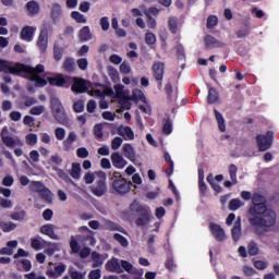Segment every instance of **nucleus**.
I'll return each instance as SVG.
<instances>
[{"label":"nucleus","instance_id":"1","mask_svg":"<svg viewBox=\"0 0 279 279\" xmlns=\"http://www.w3.org/2000/svg\"><path fill=\"white\" fill-rule=\"evenodd\" d=\"M242 199L250 202L252 197V206L248 208V222L253 228H274L276 226V211L267 208L265 197L260 194H254L243 191Z\"/></svg>","mask_w":279,"mask_h":279},{"label":"nucleus","instance_id":"2","mask_svg":"<svg viewBox=\"0 0 279 279\" xmlns=\"http://www.w3.org/2000/svg\"><path fill=\"white\" fill-rule=\"evenodd\" d=\"M132 191V181H128L121 172H113L111 177V193L113 195H128V193Z\"/></svg>","mask_w":279,"mask_h":279},{"label":"nucleus","instance_id":"3","mask_svg":"<svg viewBox=\"0 0 279 279\" xmlns=\"http://www.w3.org/2000/svg\"><path fill=\"white\" fill-rule=\"evenodd\" d=\"M0 73H10V75H15L17 77L23 76V73H32V69L27 68L25 63L10 64V61L0 59Z\"/></svg>","mask_w":279,"mask_h":279},{"label":"nucleus","instance_id":"4","mask_svg":"<svg viewBox=\"0 0 279 279\" xmlns=\"http://www.w3.org/2000/svg\"><path fill=\"white\" fill-rule=\"evenodd\" d=\"M25 66H27L28 69H31V72H22L25 73L28 76V80L31 82H35V85L39 88H45V86H47V80L40 77L39 75L45 73V65L43 64H37L35 68L32 65H27L25 64Z\"/></svg>","mask_w":279,"mask_h":279},{"label":"nucleus","instance_id":"5","mask_svg":"<svg viewBox=\"0 0 279 279\" xmlns=\"http://www.w3.org/2000/svg\"><path fill=\"white\" fill-rule=\"evenodd\" d=\"M29 191H32V193H38V195L47 204L53 203V193H51V190L45 186V183H43V181H32L29 185Z\"/></svg>","mask_w":279,"mask_h":279},{"label":"nucleus","instance_id":"6","mask_svg":"<svg viewBox=\"0 0 279 279\" xmlns=\"http://www.w3.org/2000/svg\"><path fill=\"white\" fill-rule=\"evenodd\" d=\"M135 213L140 217L135 220V225L138 227L147 226L151 221V209L147 205H138L135 209Z\"/></svg>","mask_w":279,"mask_h":279},{"label":"nucleus","instance_id":"7","mask_svg":"<svg viewBox=\"0 0 279 279\" xmlns=\"http://www.w3.org/2000/svg\"><path fill=\"white\" fill-rule=\"evenodd\" d=\"M90 192L93 193V195H95V197H104V195L108 193V185L106 184L105 172H100V179L90 186Z\"/></svg>","mask_w":279,"mask_h":279},{"label":"nucleus","instance_id":"8","mask_svg":"<svg viewBox=\"0 0 279 279\" xmlns=\"http://www.w3.org/2000/svg\"><path fill=\"white\" fill-rule=\"evenodd\" d=\"M151 74L160 90V88H162V80H165V63L161 61L154 62L151 66Z\"/></svg>","mask_w":279,"mask_h":279},{"label":"nucleus","instance_id":"9","mask_svg":"<svg viewBox=\"0 0 279 279\" xmlns=\"http://www.w3.org/2000/svg\"><path fill=\"white\" fill-rule=\"evenodd\" d=\"M256 143L259 151H267L274 143V133L268 131L266 135H257Z\"/></svg>","mask_w":279,"mask_h":279},{"label":"nucleus","instance_id":"10","mask_svg":"<svg viewBox=\"0 0 279 279\" xmlns=\"http://www.w3.org/2000/svg\"><path fill=\"white\" fill-rule=\"evenodd\" d=\"M5 134H8V126H4L0 133L2 143H4L7 147H23V145H25V143H23L20 137L14 138Z\"/></svg>","mask_w":279,"mask_h":279},{"label":"nucleus","instance_id":"11","mask_svg":"<svg viewBox=\"0 0 279 279\" xmlns=\"http://www.w3.org/2000/svg\"><path fill=\"white\" fill-rule=\"evenodd\" d=\"M47 81L50 86H57V88H64V86H69L71 77L64 76V74L62 73H57L53 76H49Z\"/></svg>","mask_w":279,"mask_h":279},{"label":"nucleus","instance_id":"12","mask_svg":"<svg viewBox=\"0 0 279 279\" xmlns=\"http://www.w3.org/2000/svg\"><path fill=\"white\" fill-rule=\"evenodd\" d=\"M71 90L72 93H75V95L88 93V85H86V80L82 77H74Z\"/></svg>","mask_w":279,"mask_h":279},{"label":"nucleus","instance_id":"13","mask_svg":"<svg viewBox=\"0 0 279 279\" xmlns=\"http://www.w3.org/2000/svg\"><path fill=\"white\" fill-rule=\"evenodd\" d=\"M49 45V32L47 28H43L37 39V47L40 53H47V47Z\"/></svg>","mask_w":279,"mask_h":279},{"label":"nucleus","instance_id":"14","mask_svg":"<svg viewBox=\"0 0 279 279\" xmlns=\"http://www.w3.org/2000/svg\"><path fill=\"white\" fill-rule=\"evenodd\" d=\"M209 230L216 241L219 243L226 241V231L221 228V225L211 222L209 223Z\"/></svg>","mask_w":279,"mask_h":279},{"label":"nucleus","instance_id":"15","mask_svg":"<svg viewBox=\"0 0 279 279\" xmlns=\"http://www.w3.org/2000/svg\"><path fill=\"white\" fill-rule=\"evenodd\" d=\"M34 36H36V26L26 25L20 32V38L25 43H32Z\"/></svg>","mask_w":279,"mask_h":279},{"label":"nucleus","instance_id":"16","mask_svg":"<svg viewBox=\"0 0 279 279\" xmlns=\"http://www.w3.org/2000/svg\"><path fill=\"white\" fill-rule=\"evenodd\" d=\"M206 49H221L226 47V43H222L215 38L213 35H206L204 38Z\"/></svg>","mask_w":279,"mask_h":279},{"label":"nucleus","instance_id":"17","mask_svg":"<svg viewBox=\"0 0 279 279\" xmlns=\"http://www.w3.org/2000/svg\"><path fill=\"white\" fill-rule=\"evenodd\" d=\"M106 271L110 274H121L123 271L121 269V263H119V258L112 257L105 265Z\"/></svg>","mask_w":279,"mask_h":279},{"label":"nucleus","instance_id":"18","mask_svg":"<svg viewBox=\"0 0 279 279\" xmlns=\"http://www.w3.org/2000/svg\"><path fill=\"white\" fill-rule=\"evenodd\" d=\"M53 119L59 123V125H68L69 124V116H66V111L63 109H59V111H52Z\"/></svg>","mask_w":279,"mask_h":279},{"label":"nucleus","instance_id":"19","mask_svg":"<svg viewBox=\"0 0 279 279\" xmlns=\"http://www.w3.org/2000/svg\"><path fill=\"white\" fill-rule=\"evenodd\" d=\"M111 162L116 169H123L128 165V161L119 153L111 154Z\"/></svg>","mask_w":279,"mask_h":279},{"label":"nucleus","instance_id":"20","mask_svg":"<svg viewBox=\"0 0 279 279\" xmlns=\"http://www.w3.org/2000/svg\"><path fill=\"white\" fill-rule=\"evenodd\" d=\"M54 226L51 223H47L40 227L41 234H45L46 236H49V239H52L53 241H58V234H56V231L53 230Z\"/></svg>","mask_w":279,"mask_h":279},{"label":"nucleus","instance_id":"21","mask_svg":"<svg viewBox=\"0 0 279 279\" xmlns=\"http://www.w3.org/2000/svg\"><path fill=\"white\" fill-rule=\"evenodd\" d=\"M122 151L128 160H130L131 162H136V151L134 150V146H132V144H124L122 147Z\"/></svg>","mask_w":279,"mask_h":279},{"label":"nucleus","instance_id":"22","mask_svg":"<svg viewBox=\"0 0 279 279\" xmlns=\"http://www.w3.org/2000/svg\"><path fill=\"white\" fill-rule=\"evenodd\" d=\"M26 10L28 16H36V14H40V4L36 0H31L26 3Z\"/></svg>","mask_w":279,"mask_h":279},{"label":"nucleus","instance_id":"23","mask_svg":"<svg viewBox=\"0 0 279 279\" xmlns=\"http://www.w3.org/2000/svg\"><path fill=\"white\" fill-rule=\"evenodd\" d=\"M118 134L119 136H123L124 141H134V131L130 126H120Z\"/></svg>","mask_w":279,"mask_h":279},{"label":"nucleus","instance_id":"24","mask_svg":"<svg viewBox=\"0 0 279 279\" xmlns=\"http://www.w3.org/2000/svg\"><path fill=\"white\" fill-rule=\"evenodd\" d=\"M231 234L233 241H239L241 239V216H239L231 229Z\"/></svg>","mask_w":279,"mask_h":279},{"label":"nucleus","instance_id":"25","mask_svg":"<svg viewBox=\"0 0 279 279\" xmlns=\"http://www.w3.org/2000/svg\"><path fill=\"white\" fill-rule=\"evenodd\" d=\"M52 170L56 171L58 178H60V180H63V182H65L66 184H75V182L71 180V177H69V174L63 169L52 167Z\"/></svg>","mask_w":279,"mask_h":279},{"label":"nucleus","instance_id":"26","mask_svg":"<svg viewBox=\"0 0 279 279\" xmlns=\"http://www.w3.org/2000/svg\"><path fill=\"white\" fill-rule=\"evenodd\" d=\"M70 175L73 180H80V178H82V166L77 162H73Z\"/></svg>","mask_w":279,"mask_h":279},{"label":"nucleus","instance_id":"27","mask_svg":"<svg viewBox=\"0 0 279 279\" xmlns=\"http://www.w3.org/2000/svg\"><path fill=\"white\" fill-rule=\"evenodd\" d=\"M63 71L65 73H73L75 71V59L68 57L63 62Z\"/></svg>","mask_w":279,"mask_h":279},{"label":"nucleus","instance_id":"28","mask_svg":"<svg viewBox=\"0 0 279 279\" xmlns=\"http://www.w3.org/2000/svg\"><path fill=\"white\" fill-rule=\"evenodd\" d=\"M219 101V92L217 88L210 87L208 89L207 104H217Z\"/></svg>","mask_w":279,"mask_h":279},{"label":"nucleus","instance_id":"29","mask_svg":"<svg viewBox=\"0 0 279 279\" xmlns=\"http://www.w3.org/2000/svg\"><path fill=\"white\" fill-rule=\"evenodd\" d=\"M214 114L218 123V130L226 132V119H223V114H221L217 109L214 110Z\"/></svg>","mask_w":279,"mask_h":279},{"label":"nucleus","instance_id":"30","mask_svg":"<svg viewBox=\"0 0 279 279\" xmlns=\"http://www.w3.org/2000/svg\"><path fill=\"white\" fill-rule=\"evenodd\" d=\"M78 38L82 43L90 40V38H93V35H90V27L84 26L78 33Z\"/></svg>","mask_w":279,"mask_h":279},{"label":"nucleus","instance_id":"31","mask_svg":"<svg viewBox=\"0 0 279 279\" xmlns=\"http://www.w3.org/2000/svg\"><path fill=\"white\" fill-rule=\"evenodd\" d=\"M94 95L96 97H112V95H114V92L110 87H105L104 90L95 89Z\"/></svg>","mask_w":279,"mask_h":279},{"label":"nucleus","instance_id":"32","mask_svg":"<svg viewBox=\"0 0 279 279\" xmlns=\"http://www.w3.org/2000/svg\"><path fill=\"white\" fill-rule=\"evenodd\" d=\"M10 217L13 221H23L25 217H27V213L23 209H20V210L13 211L10 215Z\"/></svg>","mask_w":279,"mask_h":279},{"label":"nucleus","instance_id":"33","mask_svg":"<svg viewBox=\"0 0 279 279\" xmlns=\"http://www.w3.org/2000/svg\"><path fill=\"white\" fill-rule=\"evenodd\" d=\"M75 141H77V134H75V132H70L66 140L63 142V146L66 149H70V147H72L73 143H75Z\"/></svg>","mask_w":279,"mask_h":279},{"label":"nucleus","instance_id":"34","mask_svg":"<svg viewBox=\"0 0 279 279\" xmlns=\"http://www.w3.org/2000/svg\"><path fill=\"white\" fill-rule=\"evenodd\" d=\"M0 228L2 230V232H12L13 230H16V223L9 221H1L0 222Z\"/></svg>","mask_w":279,"mask_h":279},{"label":"nucleus","instance_id":"35","mask_svg":"<svg viewBox=\"0 0 279 279\" xmlns=\"http://www.w3.org/2000/svg\"><path fill=\"white\" fill-rule=\"evenodd\" d=\"M217 25H219V17H217V15H209L207 17V24H206L207 29H215Z\"/></svg>","mask_w":279,"mask_h":279},{"label":"nucleus","instance_id":"36","mask_svg":"<svg viewBox=\"0 0 279 279\" xmlns=\"http://www.w3.org/2000/svg\"><path fill=\"white\" fill-rule=\"evenodd\" d=\"M178 17H169L168 20V27H169V32H171V34H178Z\"/></svg>","mask_w":279,"mask_h":279},{"label":"nucleus","instance_id":"37","mask_svg":"<svg viewBox=\"0 0 279 279\" xmlns=\"http://www.w3.org/2000/svg\"><path fill=\"white\" fill-rule=\"evenodd\" d=\"M238 171H239V168L234 163H231L229 166V175H230V180L232 181L233 184L239 183V180H236V172Z\"/></svg>","mask_w":279,"mask_h":279},{"label":"nucleus","instance_id":"38","mask_svg":"<svg viewBox=\"0 0 279 279\" xmlns=\"http://www.w3.org/2000/svg\"><path fill=\"white\" fill-rule=\"evenodd\" d=\"M173 132V121L170 120V118L165 120L162 133L169 136Z\"/></svg>","mask_w":279,"mask_h":279},{"label":"nucleus","instance_id":"39","mask_svg":"<svg viewBox=\"0 0 279 279\" xmlns=\"http://www.w3.org/2000/svg\"><path fill=\"white\" fill-rule=\"evenodd\" d=\"M133 101H147L145 94L141 89H134L132 94Z\"/></svg>","mask_w":279,"mask_h":279},{"label":"nucleus","instance_id":"40","mask_svg":"<svg viewBox=\"0 0 279 279\" xmlns=\"http://www.w3.org/2000/svg\"><path fill=\"white\" fill-rule=\"evenodd\" d=\"M92 260H94L93 267H101V265H104V259H101V254L97 253V252H93L92 253Z\"/></svg>","mask_w":279,"mask_h":279},{"label":"nucleus","instance_id":"41","mask_svg":"<svg viewBox=\"0 0 279 279\" xmlns=\"http://www.w3.org/2000/svg\"><path fill=\"white\" fill-rule=\"evenodd\" d=\"M50 104H51L52 112H56V111L60 112V110L64 109V107L62 106V102L58 98H51Z\"/></svg>","mask_w":279,"mask_h":279},{"label":"nucleus","instance_id":"42","mask_svg":"<svg viewBox=\"0 0 279 279\" xmlns=\"http://www.w3.org/2000/svg\"><path fill=\"white\" fill-rule=\"evenodd\" d=\"M114 241H118L122 247H128L130 245V242H128V238L121 235L120 233H114L113 234Z\"/></svg>","mask_w":279,"mask_h":279},{"label":"nucleus","instance_id":"43","mask_svg":"<svg viewBox=\"0 0 279 279\" xmlns=\"http://www.w3.org/2000/svg\"><path fill=\"white\" fill-rule=\"evenodd\" d=\"M247 251L250 256H258V244L256 242L252 241L247 245Z\"/></svg>","mask_w":279,"mask_h":279},{"label":"nucleus","instance_id":"44","mask_svg":"<svg viewBox=\"0 0 279 279\" xmlns=\"http://www.w3.org/2000/svg\"><path fill=\"white\" fill-rule=\"evenodd\" d=\"M165 267L166 269H168V271H173V269H175V262L173 260V255H168Z\"/></svg>","mask_w":279,"mask_h":279},{"label":"nucleus","instance_id":"45","mask_svg":"<svg viewBox=\"0 0 279 279\" xmlns=\"http://www.w3.org/2000/svg\"><path fill=\"white\" fill-rule=\"evenodd\" d=\"M94 136L98 138V141H101V138H104V125L96 124L94 126Z\"/></svg>","mask_w":279,"mask_h":279},{"label":"nucleus","instance_id":"46","mask_svg":"<svg viewBox=\"0 0 279 279\" xmlns=\"http://www.w3.org/2000/svg\"><path fill=\"white\" fill-rule=\"evenodd\" d=\"M60 14H62V5H60L58 3L52 4L51 17L52 19H58V16H60Z\"/></svg>","mask_w":279,"mask_h":279},{"label":"nucleus","instance_id":"47","mask_svg":"<svg viewBox=\"0 0 279 279\" xmlns=\"http://www.w3.org/2000/svg\"><path fill=\"white\" fill-rule=\"evenodd\" d=\"M71 19L76 21V23H86V17L84 16V14L80 13L78 11H73L71 13Z\"/></svg>","mask_w":279,"mask_h":279},{"label":"nucleus","instance_id":"48","mask_svg":"<svg viewBox=\"0 0 279 279\" xmlns=\"http://www.w3.org/2000/svg\"><path fill=\"white\" fill-rule=\"evenodd\" d=\"M243 206V203L239 198H232L229 202V210H239Z\"/></svg>","mask_w":279,"mask_h":279},{"label":"nucleus","instance_id":"49","mask_svg":"<svg viewBox=\"0 0 279 279\" xmlns=\"http://www.w3.org/2000/svg\"><path fill=\"white\" fill-rule=\"evenodd\" d=\"M62 53H64V49L58 46L53 47V59L56 62H60V60H62Z\"/></svg>","mask_w":279,"mask_h":279},{"label":"nucleus","instance_id":"50","mask_svg":"<svg viewBox=\"0 0 279 279\" xmlns=\"http://www.w3.org/2000/svg\"><path fill=\"white\" fill-rule=\"evenodd\" d=\"M23 99H24V106L26 108H32V106H35V104H38V99L32 96H23Z\"/></svg>","mask_w":279,"mask_h":279},{"label":"nucleus","instance_id":"51","mask_svg":"<svg viewBox=\"0 0 279 279\" xmlns=\"http://www.w3.org/2000/svg\"><path fill=\"white\" fill-rule=\"evenodd\" d=\"M69 276L71 279H84V277L86 276V272H81L71 268L69 270Z\"/></svg>","mask_w":279,"mask_h":279},{"label":"nucleus","instance_id":"52","mask_svg":"<svg viewBox=\"0 0 279 279\" xmlns=\"http://www.w3.org/2000/svg\"><path fill=\"white\" fill-rule=\"evenodd\" d=\"M45 112V106H35L29 110V114H33L34 117H40Z\"/></svg>","mask_w":279,"mask_h":279},{"label":"nucleus","instance_id":"53","mask_svg":"<svg viewBox=\"0 0 279 279\" xmlns=\"http://www.w3.org/2000/svg\"><path fill=\"white\" fill-rule=\"evenodd\" d=\"M145 43L146 45H156V35L151 32H147L145 34Z\"/></svg>","mask_w":279,"mask_h":279},{"label":"nucleus","instance_id":"54","mask_svg":"<svg viewBox=\"0 0 279 279\" xmlns=\"http://www.w3.org/2000/svg\"><path fill=\"white\" fill-rule=\"evenodd\" d=\"M235 36L238 38H247V36H250V26H245L244 28L235 32Z\"/></svg>","mask_w":279,"mask_h":279},{"label":"nucleus","instance_id":"55","mask_svg":"<svg viewBox=\"0 0 279 279\" xmlns=\"http://www.w3.org/2000/svg\"><path fill=\"white\" fill-rule=\"evenodd\" d=\"M70 247L73 254H77L80 252V243H77V240L72 235L70 241Z\"/></svg>","mask_w":279,"mask_h":279},{"label":"nucleus","instance_id":"56","mask_svg":"<svg viewBox=\"0 0 279 279\" xmlns=\"http://www.w3.org/2000/svg\"><path fill=\"white\" fill-rule=\"evenodd\" d=\"M26 143L27 145H31V146L36 145V143H38V135L34 133H29L28 135H26Z\"/></svg>","mask_w":279,"mask_h":279},{"label":"nucleus","instance_id":"57","mask_svg":"<svg viewBox=\"0 0 279 279\" xmlns=\"http://www.w3.org/2000/svg\"><path fill=\"white\" fill-rule=\"evenodd\" d=\"M54 135L57 141H64V136H66V131L62 128H57L54 130Z\"/></svg>","mask_w":279,"mask_h":279},{"label":"nucleus","instance_id":"58","mask_svg":"<svg viewBox=\"0 0 279 279\" xmlns=\"http://www.w3.org/2000/svg\"><path fill=\"white\" fill-rule=\"evenodd\" d=\"M121 145H123V138L121 137H114L111 141V148L117 151V149H119V147H121Z\"/></svg>","mask_w":279,"mask_h":279},{"label":"nucleus","instance_id":"59","mask_svg":"<svg viewBox=\"0 0 279 279\" xmlns=\"http://www.w3.org/2000/svg\"><path fill=\"white\" fill-rule=\"evenodd\" d=\"M100 27L102 32H108V29H110V21L108 20V16L100 19Z\"/></svg>","mask_w":279,"mask_h":279},{"label":"nucleus","instance_id":"60","mask_svg":"<svg viewBox=\"0 0 279 279\" xmlns=\"http://www.w3.org/2000/svg\"><path fill=\"white\" fill-rule=\"evenodd\" d=\"M76 156H77V158H83V159L88 158V156H89L88 149L86 147L77 148Z\"/></svg>","mask_w":279,"mask_h":279},{"label":"nucleus","instance_id":"61","mask_svg":"<svg viewBox=\"0 0 279 279\" xmlns=\"http://www.w3.org/2000/svg\"><path fill=\"white\" fill-rule=\"evenodd\" d=\"M132 71V68L130 66V63L128 61H123L120 64V72L123 73L124 75H128Z\"/></svg>","mask_w":279,"mask_h":279},{"label":"nucleus","instance_id":"62","mask_svg":"<svg viewBox=\"0 0 279 279\" xmlns=\"http://www.w3.org/2000/svg\"><path fill=\"white\" fill-rule=\"evenodd\" d=\"M82 241H89V245H95V243H97V240L95 239V233L93 231L92 233L83 235Z\"/></svg>","mask_w":279,"mask_h":279},{"label":"nucleus","instance_id":"63","mask_svg":"<svg viewBox=\"0 0 279 279\" xmlns=\"http://www.w3.org/2000/svg\"><path fill=\"white\" fill-rule=\"evenodd\" d=\"M73 110L76 113L84 112V101L77 100L73 104Z\"/></svg>","mask_w":279,"mask_h":279},{"label":"nucleus","instance_id":"64","mask_svg":"<svg viewBox=\"0 0 279 279\" xmlns=\"http://www.w3.org/2000/svg\"><path fill=\"white\" fill-rule=\"evenodd\" d=\"M88 279H101V270L100 269L90 270V272L88 274Z\"/></svg>","mask_w":279,"mask_h":279}]
</instances>
